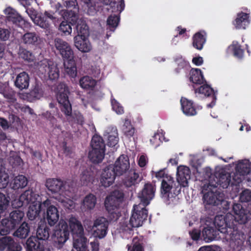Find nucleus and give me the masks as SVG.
Returning a JSON list of instances; mask_svg holds the SVG:
<instances>
[{"label": "nucleus", "instance_id": "nucleus-1", "mask_svg": "<svg viewBox=\"0 0 251 251\" xmlns=\"http://www.w3.org/2000/svg\"><path fill=\"white\" fill-rule=\"evenodd\" d=\"M233 211L234 216L229 213H227L226 216H216L214 224L223 241L227 242L233 251H240L243 248L245 236L244 233L238 230L237 223L240 224L246 223L248 216L240 204H234Z\"/></svg>", "mask_w": 251, "mask_h": 251}, {"label": "nucleus", "instance_id": "nucleus-2", "mask_svg": "<svg viewBox=\"0 0 251 251\" xmlns=\"http://www.w3.org/2000/svg\"><path fill=\"white\" fill-rule=\"evenodd\" d=\"M46 187L53 195V198L60 202L65 208L73 209L75 203L71 199L72 193L68 183L54 178L47 179Z\"/></svg>", "mask_w": 251, "mask_h": 251}, {"label": "nucleus", "instance_id": "nucleus-3", "mask_svg": "<svg viewBox=\"0 0 251 251\" xmlns=\"http://www.w3.org/2000/svg\"><path fill=\"white\" fill-rule=\"evenodd\" d=\"M62 5L59 2H55L51 6V8L41 14V19L35 21V24L43 28H48L51 23L55 24L58 21V15H61Z\"/></svg>", "mask_w": 251, "mask_h": 251}, {"label": "nucleus", "instance_id": "nucleus-4", "mask_svg": "<svg viewBox=\"0 0 251 251\" xmlns=\"http://www.w3.org/2000/svg\"><path fill=\"white\" fill-rule=\"evenodd\" d=\"M175 181L172 176H167L162 180L161 192L162 198L168 204H177L179 191L174 190Z\"/></svg>", "mask_w": 251, "mask_h": 251}, {"label": "nucleus", "instance_id": "nucleus-5", "mask_svg": "<svg viewBox=\"0 0 251 251\" xmlns=\"http://www.w3.org/2000/svg\"><path fill=\"white\" fill-rule=\"evenodd\" d=\"M204 171L205 174L204 181L207 182L209 186L214 188L219 185L223 188H226L231 181L230 174L223 170L219 174L217 173L216 176L212 174L209 168H206Z\"/></svg>", "mask_w": 251, "mask_h": 251}, {"label": "nucleus", "instance_id": "nucleus-6", "mask_svg": "<svg viewBox=\"0 0 251 251\" xmlns=\"http://www.w3.org/2000/svg\"><path fill=\"white\" fill-rule=\"evenodd\" d=\"M235 184L239 183L244 179L251 187V162L248 159L239 160L236 164L235 172L232 176Z\"/></svg>", "mask_w": 251, "mask_h": 251}, {"label": "nucleus", "instance_id": "nucleus-7", "mask_svg": "<svg viewBox=\"0 0 251 251\" xmlns=\"http://www.w3.org/2000/svg\"><path fill=\"white\" fill-rule=\"evenodd\" d=\"M147 210L141 204L134 205L131 216L128 224H123L122 228L124 230L131 229L132 227L141 226L143 222L147 219Z\"/></svg>", "mask_w": 251, "mask_h": 251}, {"label": "nucleus", "instance_id": "nucleus-8", "mask_svg": "<svg viewBox=\"0 0 251 251\" xmlns=\"http://www.w3.org/2000/svg\"><path fill=\"white\" fill-rule=\"evenodd\" d=\"M69 236L68 224L66 221L60 220L51 235V239L54 246L58 249L62 248L69 239Z\"/></svg>", "mask_w": 251, "mask_h": 251}, {"label": "nucleus", "instance_id": "nucleus-9", "mask_svg": "<svg viewBox=\"0 0 251 251\" xmlns=\"http://www.w3.org/2000/svg\"><path fill=\"white\" fill-rule=\"evenodd\" d=\"M68 88L65 84L61 83L57 87V100L60 105L61 111L66 116H70L72 106L68 99Z\"/></svg>", "mask_w": 251, "mask_h": 251}, {"label": "nucleus", "instance_id": "nucleus-10", "mask_svg": "<svg viewBox=\"0 0 251 251\" xmlns=\"http://www.w3.org/2000/svg\"><path fill=\"white\" fill-rule=\"evenodd\" d=\"M36 68L41 74H47L51 80L56 79L59 77V70L56 64L46 59L38 62Z\"/></svg>", "mask_w": 251, "mask_h": 251}, {"label": "nucleus", "instance_id": "nucleus-11", "mask_svg": "<svg viewBox=\"0 0 251 251\" xmlns=\"http://www.w3.org/2000/svg\"><path fill=\"white\" fill-rule=\"evenodd\" d=\"M27 216L30 220H34L37 217L42 210H44L43 202H41L40 197L38 194L33 192L29 199Z\"/></svg>", "mask_w": 251, "mask_h": 251}, {"label": "nucleus", "instance_id": "nucleus-12", "mask_svg": "<svg viewBox=\"0 0 251 251\" xmlns=\"http://www.w3.org/2000/svg\"><path fill=\"white\" fill-rule=\"evenodd\" d=\"M202 186L203 194V202L206 205H216L219 199V192H217L215 188L211 187L207 182L204 181Z\"/></svg>", "mask_w": 251, "mask_h": 251}, {"label": "nucleus", "instance_id": "nucleus-13", "mask_svg": "<svg viewBox=\"0 0 251 251\" xmlns=\"http://www.w3.org/2000/svg\"><path fill=\"white\" fill-rule=\"evenodd\" d=\"M64 4L68 8L73 7V10H61V16L64 20H70L76 23L77 20V3L76 0H63Z\"/></svg>", "mask_w": 251, "mask_h": 251}, {"label": "nucleus", "instance_id": "nucleus-14", "mask_svg": "<svg viewBox=\"0 0 251 251\" xmlns=\"http://www.w3.org/2000/svg\"><path fill=\"white\" fill-rule=\"evenodd\" d=\"M54 44L56 49L64 60L74 57L73 50L69 44L65 41L60 38H55Z\"/></svg>", "mask_w": 251, "mask_h": 251}, {"label": "nucleus", "instance_id": "nucleus-15", "mask_svg": "<svg viewBox=\"0 0 251 251\" xmlns=\"http://www.w3.org/2000/svg\"><path fill=\"white\" fill-rule=\"evenodd\" d=\"M44 209H47L46 219L50 226H54L59 218V211L57 208L51 204L50 201L47 199L43 202Z\"/></svg>", "mask_w": 251, "mask_h": 251}, {"label": "nucleus", "instance_id": "nucleus-16", "mask_svg": "<svg viewBox=\"0 0 251 251\" xmlns=\"http://www.w3.org/2000/svg\"><path fill=\"white\" fill-rule=\"evenodd\" d=\"M108 225V222L105 218L100 217L97 219L91 228L93 235L100 239L103 238L107 233Z\"/></svg>", "mask_w": 251, "mask_h": 251}, {"label": "nucleus", "instance_id": "nucleus-17", "mask_svg": "<svg viewBox=\"0 0 251 251\" xmlns=\"http://www.w3.org/2000/svg\"><path fill=\"white\" fill-rule=\"evenodd\" d=\"M123 198V194L119 191H115L108 196L105 201V206L110 213L119 205Z\"/></svg>", "mask_w": 251, "mask_h": 251}, {"label": "nucleus", "instance_id": "nucleus-18", "mask_svg": "<svg viewBox=\"0 0 251 251\" xmlns=\"http://www.w3.org/2000/svg\"><path fill=\"white\" fill-rule=\"evenodd\" d=\"M155 189L151 184H146L143 190L138 194V197L141 201V204L145 207L154 196Z\"/></svg>", "mask_w": 251, "mask_h": 251}, {"label": "nucleus", "instance_id": "nucleus-19", "mask_svg": "<svg viewBox=\"0 0 251 251\" xmlns=\"http://www.w3.org/2000/svg\"><path fill=\"white\" fill-rule=\"evenodd\" d=\"M116 173L114 171L113 166L110 165L105 168L101 176L100 183L105 187L112 185L114 181Z\"/></svg>", "mask_w": 251, "mask_h": 251}, {"label": "nucleus", "instance_id": "nucleus-20", "mask_svg": "<svg viewBox=\"0 0 251 251\" xmlns=\"http://www.w3.org/2000/svg\"><path fill=\"white\" fill-rule=\"evenodd\" d=\"M191 177L190 169L183 165H180L177 168L176 179L178 183L183 187L188 186V181Z\"/></svg>", "mask_w": 251, "mask_h": 251}, {"label": "nucleus", "instance_id": "nucleus-21", "mask_svg": "<svg viewBox=\"0 0 251 251\" xmlns=\"http://www.w3.org/2000/svg\"><path fill=\"white\" fill-rule=\"evenodd\" d=\"M70 229L73 238H76L84 235V229L81 222L75 217L71 216L68 219Z\"/></svg>", "mask_w": 251, "mask_h": 251}, {"label": "nucleus", "instance_id": "nucleus-22", "mask_svg": "<svg viewBox=\"0 0 251 251\" xmlns=\"http://www.w3.org/2000/svg\"><path fill=\"white\" fill-rule=\"evenodd\" d=\"M22 247L15 242L10 237H4L0 239V251H21Z\"/></svg>", "mask_w": 251, "mask_h": 251}, {"label": "nucleus", "instance_id": "nucleus-23", "mask_svg": "<svg viewBox=\"0 0 251 251\" xmlns=\"http://www.w3.org/2000/svg\"><path fill=\"white\" fill-rule=\"evenodd\" d=\"M5 19L15 24H19L23 22V19L17 10L10 6H6L2 10Z\"/></svg>", "mask_w": 251, "mask_h": 251}, {"label": "nucleus", "instance_id": "nucleus-24", "mask_svg": "<svg viewBox=\"0 0 251 251\" xmlns=\"http://www.w3.org/2000/svg\"><path fill=\"white\" fill-rule=\"evenodd\" d=\"M113 166L117 176H120L126 173L130 167L129 159L126 155H121L116 161Z\"/></svg>", "mask_w": 251, "mask_h": 251}, {"label": "nucleus", "instance_id": "nucleus-25", "mask_svg": "<svg viewBox=\"0 0 251 251\" xmlns=\"http://www.w3.org/2000/svg\"><path fill=\"white\" fill-rule=\"evenodd\" d=\"M88 37L75 36L74 38V46L82 52H88L92 50V47Z\"/></svg>", "mask_w": 251, "mask_h": 251}, {"label": "nucleus", "instance_id": "nucleus-26", "mask_svg": "<svg viewBox=\"0 0 251 251\" xmlns=\"http://www.w3.org/2000/svg\"><path fill=\"white\" fill-rule=\"evenodd\" d=\"M104 137L107 140V145L109 146H115L119 142V138L116 127H108L104 132Z\"/></svg>", "mask_w": 251, "mask_h": 251}, {"label": "nucleus", "instance_id": "nucleus-27", "mask_svg": "<svg viewBox=\"0 0 251 251\" xmlns=\"http://www.w3.org/2000/svg\"><path fill=\"white\" fill-rule=\"evenodd\" d=\"M64 73L72 78H75L76 76L77 69L74 57L64 60Z\"/></svg>", "mask_w": 251, "mask_h": 251}, {"label": "nucleus", "instance_id": "nucleus-28", "mask_svg": "<svg viewBox=\"0 0 251 251\" xmlns=\"http://www.w3.org/2000/svg\"><path fill=\"white\" fill-rule=\"evenodd\" d=\"M26 244L28 251H50L48 248L44 247L43 242H40L35 236L30 237Z\"/></svg>", "mask_w": 251, "mask_h": 251}, {"label": "nucleus", "instance_id": "nucleus-29", "mask_svg": "<svg viewBox=\"0 0 251 251\" xmlns=\"http://www.w3.org/2000/svg\"><path fill=\"white\" fill-rule=\"evenodd\" d=\"M142 180L139 174L134 169L130 170L126 175L124 183L126 187H130L138 183Z\"/></svg>", "mask_w": 251, "mask_h": 251}, {"label": "nucleus", "instance_id": "nucleus-30", "mask_svg": "<svg viewBox=\"0 0 251 251\" xmlns=\"http://www.w3.org/2000/svg\"><path fill=\"white\" fill-rule=\"evenodd\" d=\"M181 109L186 116H192L196 115L197 112L192 101L185 98L180 100Z\"/></svg>", "mask_w": 251, "mask_h": 251}, {"label": "nucleus", "instance_id": "nucleus-31", "mask_svg": "<svg viewBox=\"0 0 251 251\" xmlns=\"http://www.w3.org/2000/svg\"><path fill=\"white\" fill-rule=\"evenodd\" d=\"M203 239L206 242H211L214 240L222 239V237L217 230H214L212 227L207 226L202 230Z\"/></svg>", "mask_w": 251, "mask_h": 251}, {"label": "nucleus", "instance_id": "nucleus-32", "mask_svg": "<svg viewBox=\"0 0 251 251\" xmlns=\"http://www.w3.org/2000/svg\"><path fill=\"white\" fill-rule=\"evenodd\" d=\"M196 93L203 95L205 96H211L212 102L207 105V107L211 108L213 107L216 103V96L213 93L212 89L208 85L201 86L198 89L195 90Z\"/></svg>", "mask_w": 251, "mask_h": 251}, {"label": "nucleus", "instance_id": "nucleus-33", "mask_svg": "<svg viewBox=\"0 0 251 251\" xmlns=\"http://www.w3.org/2000/svg\"><path fill=\"white\" fill-rule=\"evenodd\" d=\"M31 190L25 191L20 197L19 199H15L12 201V206L14 208H18L23 206L25 204L29 203V199L33 194Z\"/></svg>", "mask_w": 251, "mask_h": 251}, {"label": "nucleus", "instance_id": "nucleus-34", "mask_svg": "<svg viewBox=\"0 0 251 251\" xmlns=\"http://www.w3.org/2000/svg\"><path fill=\"white\" fill-rule=\"evenodd\" d=\"M249 24L248 14L243 12L238 14L236 19L233 22V25L236 29H245Z\"/></svg>", "mask_w": 251, "mask_h": 251}, {"label": "nucleus", "instance_id": "nucleus-35", "mask_svg": "<svg viewBox=\"0 0 251 251\" xmlns=\"http://www.w3.org/2000/svg\"><path fill=\"white\" fill-rule=\"evenodd\" d=\"M87 244V240L84 235L73 238L74 249L72 251H88Z\"/></svg>", "mask_w": 251, "mask_h": 251}, {"label": "nucleus", "instance_id": "nucleus-36", "mask_svg": "<svg viewBox=\"0 0 251 251\" xmlns=\"http://www.w3.org/2000/svg\"><path fill=\"white\" fill-rule=\"evenodd\" d=\"M29 78L28 74L24 72L19 74L15 81V86L21 90L26 89L29 86Z\"/></svg>", "mask_w": 251, "mask_h": 251}, {"label": "nucleus", "instance_id": "nucleus-37", "mask_svg": "<svg viewBox=\"0 0 251 251\" xmlns=\"http://www.w3.org/2000/svg\"><path fill=\"white\" fill-rule=\"evenodd\" d=\"M205 41V32L203 31L197 32L193 37V46L196 49L201 50L203 48Z\"/></svg>", "mask_w": 251, "mask_h": 251}, {"label": "nucleus", "instance_id": "nucleus-38", "mask_svg": "<svg viewBox=\"0 0 251 251\" xmlns=\"http://www.w3.org/2000/svg\"><path fill=\"white\" fill-rule=\"evenodd\" d=\"M105 5H109L113 12L121 13L124 9V0H100Z\"/></svg>", "mask_w": 251, "mask_h": 251}, {"label": "nucleus", "instance_id": "nucleus-39", "mask_svg": "<svg viewBox=\"0 0 251 251\" xmlns=\"http://www.w3.org/2000/svg\"><path fill=\"white\" fill-rule=\"evenodd\" d=\"M96 198L91 194H90L85 197L83 199L81 208L83 210H92L93 209L96 204Z\"/></svg>", "mask_w": 251, "mask_h": 251}, {"label": "nucleus", "instance_id": "nucleus-40", "mask_svg": "<svg viewBox=\"0 0 251 251\" xmlns=\"http://www.w3.org/2000/svg\"><path fill=\"white\" fill-rule=\"evenodd\" d=\"M122 130L124 135L127 138L133 137L135 133V129L131 122L127 118H126L124 121V124Z\"/></svg>", "mask_w": 251, "mask_h": 251}, {"label": "nucleus", "instance_id": "nucleus-41", "mask_svg": "<svg viewBox=\"0 0 251 251\" xmlns=\"http://www.w3.org/2000/svg\"><path fill=\"white\" fill-rule=\"evenodd\" d=\"M97 81L89 76H85L79 80L80 87L86 90H92L96 85Z\"/></svg>", "mask_w": 251, "mask_h": 251}, {"label": "nucleus", "instance_id": "nucleus-42", "mask_svg": "<svg viewBox=\"0 0 251 251\" xmlns=\"http://www.w3.org/2000/svg\"><path fill=\"white\" fill-rule=\"evenodd\" d=\"M227 51L229 53L232 54L234 56L239 58L243 56L244 51L237 41L232 42V44L228 47Z\"/></svg>", "mask_w": 251, "mask_h": 251}, {"label": "nucleus", "instance_id": "nucleus-43", "mask_svg": "<svg viewBox=\"0 0 251 251\" xmlns=\"http://www.w3.org/2000/svg\"><path fill=\"white\" fill-rule=\"evenodd\" d=\"M104 151L98 149H92L89 152V157L94 163H98L100 162L103 159Z\"/></svg>", "mask_w": 251, "mask_h": 251}, {"label": "nucleus", "instance_id": "nucleus-44", "mask_svg": "<svg viewBox=\"0 0 251 251\" xmlns=\"http://www.w3.org/2000/svg\"><path fill=\"white\" fill-rule=\"evenodd\" d=\"M190 81L195 84H201L204 82V78L201 70L192 69L190 72Z\"/></svg>", "mask_w": 251, "mask_h": 251}, {"label": "nucleus", "instance_id": "nucleus-45", "mask_svg": "<svg viewBox=\"0 0 251 251\" xmlns=\"http://www.w3.org/2000/svg\"><path fill=\"white\" fill-rule=\"evenodd\" d=\"M164 140V133L162 130H158L150 138V143L154 148L159 146L160 144Z\"/></svg>", "mask_w": 251, "mask_h": 251}, {"label": "nucleus", "instance_id": "nucleus-46", "mask_svg": "<svg viewBox=\"0 0 251 251\" xmlns=\"http://www.w3.org/2000/svg\"><path fill=\"white\" fill-rule=\"evenodd\" d=\"M27 180L23 175L16 176L12 182V188L14 189L22 188L26 186Z\"/></svg>", "mask_w": 251, "mask_h": 251}, {"label": "nucleus", "instance_id": "nucleus-47", "mask_svg": "<svg viewBox=\"0 0 251 251\" xmlns=\"http://www.w3.org/2000/svg\"><path fill=\"white\" fill-rule=\"evenodd\" d=\"M14 225L7 219H2L0 222V234L6 235L14 227Z\"/></svg>", "mask_w": 251, "mask_h": 251}, {"label": "nucleus", "instance_id": "nucleus-48", "mask_svg": "<svg viewBox=\"0 0 251 251\" xmlns=\"http://www.w3.org/2000/svg\"><path fill=\"white\" fill-rule=\"evenodd\" d=\"M142 241L137 237H134L131 244L127 245V251H144Z\"/></svg>", "mask_w": 251, "mask_h": 251}, {"label": "nucleus", "instance_id": "nucleus-49", "mask_svg": "<svg viewBox=\"0 0 251 251\" xmlns=\"http://www.w3.org/2000/svg\"><path fill=\"white\" fill-rule=\"evenodd\" d=\"M25 215L23 211L21 210H15L11 212L10 214V222L14 225L19 224L23 219Z\"/></svg>", "mask_w": 251, "mask_h": 251}, {"label": "nucleus", "instance_id": "nucleus-50", "mask_svg": "<svg viewBox=\"0 0 251 251\" xmlns=\"http://www.w3.org/2000/svg\"><path fill=\"white\" fill-rule=\"evenodd\" d=\"M29 232V227L27 223L24 222L14 233V235L20 238H25Z\"/></svg>", "mask_w": 251, "mask_h": 251}, {"label": "nucleus", "instance_id": "nucleus-51", "mask_svg": "<svg viewBox=\"0 0 251 251\" xmlns=\"http://www.w3.org/2000/svg\"><path fill=\"white\" fill-rule=\"evenodd\" d=\"M49 229L45 225L40 226L37 229V236L36 238L39 240H45L49 237Z\"/></svg>", "mask_w": 251, "mask_h": 251}, {"label": "nucleus", "instance_id": "nucleus-52", "mask_svg": "<svg viewBox=\"0 0 251 251\" xmlns=\"http://www.w3.org/2000/svg\"><path fill=\"white\" fill-rule=\"evenodd\" d=\"M92 149L104 151L105 145L101 137L98 135L93 136L91 141Z\"/></svg>", "mask_w": 251, "mask_h": 251}, {"label": "nucleus", "instance_id": "nucleus-53", "mask_svg": "<svg viewBox=\"0 0 251 251\" xmlns=\"http://www.w3.org/2000/svg\"><path fill=\"white\" fill-rule=\"evenodd\" d=\"M38 36L34 33L28 32L25 34L22 38L23 42L27 45H35L38 41Z\"/></svg>", "mask_w": 251, "mask_h": 251}, {"label": "nucleus", "instance_id": "nucleus-54", "mask_svg": "<svg viewBox=\"0 0 251 251\" xmlns=\"http://www.w3.org/2000/svg\"><path fill=\"white\" fill-rule=\"evenodd\" d=\"M80 180L83 185H88L92 183L93 180L92 173L89 170L82 172L80 175Z\"/></svg>", "mask_w": 251, "mask_h": 251}, {"label": "nucleus", "instance_id": "nucleus-55", "mask_svg": "<svg viewBox=\"0 0 251 251\" xmlns=\"http://www.w3.org/2000/svg\"><path fill=\"white\" fill-rule=\"evenodd\" d=\"M65 21H62L60 24L59 27V31L64 34V35H68L71 34L72 31V28L69 23L72 22L70 20H65ZM72 23H73L72 22Z\"/></svg>", "mask_w": 251, "mask_h": 251}, {"label": "nucleus", "instance_id": "nucleus-56", "mask_svg": "<svg viewBox=\"0 0 251 251\" xmlns=\"http://www.w3.org/2000/svg\"><path fill=\"white\" fill-rule=\"evenodd\" d=\"M66 117L67 120L71 123H76L79 124H82L83 122V117L78 112H74L72 113V111L70 116H66Z\"/></svg>", "mask_w": 251, "mask_h": 251}, {"label": "nucleus", "instance_id": "nucleus-57", "mask_svg": "<svg viewBox=\"0 0 251 251\" xmlns=\"http://www.w3.org/2000/svg\"><path fill=\"white\" fill-rule=\"evenodd\" d=\"M9 204V198L4 194L0 193V214L5 212Z\"/></svg>", "mask_w": 251, "mask_h": 251}, {"label": "nucleus", "instance_id": "nucleus-58", "mask_svg": "<svg viewBox=\"0 0 251 251\" xmlns=\"http://www.w3.org/2000/svg\"><path fill=\"white\" fill-rule=\"evenodd\" d=\"M76 30L77 34L76 36H88L89 30L87 25L85 23L81 22L80 23H78L76 25Z\"/></svg>", "mask_w": 251, "mask_h": 251}, {"label": "nucleus", "instance_id": "nucleus-59", "mask_svg": "<svg viewBox=\"0 0 251 251\" xmlns=\"http://www.w3.org/2000/svg\"><path fill=\"white\" fill-rule=\"evenodd\" d=\"M111 103L112 110L118 115H122L124 113V109L122 105L115 99H111Z\"/></svg>", "mask_w": 251, "mask_h": 251}, {"label": "nucleus", "instance_id": "nucleus-60", "mask_svg": "<svg viewBox=\"0 0 251 251\" xmlns=\"http://www.w3.org/2000/svg\"><path fill=\"white\" fill-rule=\"evenodd\" d=\"M9 182V176L5 173L4 168L0 171V189L6 187Z\"/></svg>", "mask_w": 251, "mask_h": 251}, {"label": "nucleus", "instance_id": "nucleus-61", "mask_svg": "<svg viewBox=\"0 0 251 251\" xmlns=\"http://www.w3.org/2000/svg\"><path fill=\"white\" fill-rule=\"evenodd\" d=\"M119 22V18L117 16L111 15L107 20V24L110 30L114 31V29L117 26Z\"/></svg>", "mask_w": 251, "mask_h": 251}, {"label": "nucleus", "instance_id": "nucleus-62", "mask_svg": "<svg viewBox=\"0 0 251 251\" xmlns=\"http://www.w3.org/2000/svg\"><path fill=\"white\" fill-rule=\"evenodd\" d=\"M216 205L219 206V208H222L223 210H227L229 208V203L224 199V194L223 193L219 194V199Z\"/></svg>", "mask_w": 251, "mask_h": 251}, {"label": "nucleus", "instance_id": "nucleus-63", "mask_svg": "<svg viewBox=\"0 0 251 251\" xmlns=\"http://www.w3.org/2000/svg\"><path fill=\"white\" fill-rule=\"evenodd\" d=\"M9 160L10 163L14 166L20 165L22 162V159L20 156H18L17 153L13 151L10 152Z\"/></svg>", "mask_w": 251, "mask_h": 251}, {"label": "nucleus", "instance_id": "nucleus-64", "mask_svg": "<svg viewBox=\"0 0 251 251\" xmlns=\"http://www.w3.org/2000/svg\"><path fill=\"white\" fill-rule=\"evenodd\" d=\"M240 199L242 202H248L251 200V190L246 189L240 194Z\"/></svg>", "mask_w": 251, "mask_h": 251}]
</instances>
